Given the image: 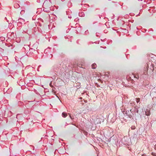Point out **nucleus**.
Returning <instances> with one entry per match:
<instances>
[{"label": "nucleus", "instance_id": "1", "mask_svg": "<svg viewBox=\"0 0 156 156\" xmlns=\"http://www.w3.org/2000/svg\"><path fill=\"white\" fill-rule=\"evenodd\" d=\"M148 66H147L145 68L144 74L145 75H147L148 74Z\"/></svg>", "mask_w": 156, "mask_h": 156}, {"label": "nucleus", "instance_id": "2", "mask_svg": "<svg viewBox=\"0 0 156 156\" xmlns=\"http://www.w3.org/2000/svg\"><path fill=\"white\" fill-rule=\"evenodd\" d=\"M145 113L146 115L147 116L150 115L151 114L150 110L148 109L146 110Z\"/></svg>", "mask_w": 156, "mask_h": 156}, {"label": "nucleus", "instance_id": "3", "mask_svg": "<svg viewBox=\"0 0 156 156\" xmlns=\"http://www.w3.org/2000/svg\"><path fill=\"white\" fill-rule=\"evenodd\" d=\"M97 67V65L95 63H93L92 65V68L93 69H95Z\"/></svg>", "mask_w": 156, "mask_h": 156}, {"label": "nucleus", "instance_id": "4", "mask_svg": "<svg viewBox=\"0 0 156 156\" xmlns=\"http://www.w3.org/2000/svg\"><path fill=\"white\" fill-rule=\"evenodd\" d=\"M62 115L63 117L65 118L67 116V115L65 112H63L62 114Z\"/></svg>", "mask_w": 156, "mask_h": 156}, {"label": "nucleus", "instance_id": "5", "mask_svg": "<svg viewBox=\"0 0 156 156\" xmlns=\"http://www.w3.org/2000/svg\"><path fill=\"white\" fill-rule=\"evenodd\" d=\"M136 99L137 103L140 101V99L139 98H136Z\"/></svg>", "mask_w": 156, "mask_h": 156}, {"label": "nucleus", "instance_id": "6", "mask_svg": "<svg viewBox=\"0 0 156 156\" xmlns=\"http://www.w3.org/2000/svg\"><path fill=\"white\" fill-rule=\"evenodd\" d=\"M134 77L135 78H136L137 79H138L139 78V75H137V76H136V75H135L134 76Z\"/></svg>", "mask_w": 156, "mask_h": 156}, {"label": "nucleus", "instance_id": "7", "mask_svg": "<svg viewBox=\"0 0 156 156\" xmlns=\"http://www.w3.org/2000/svg\"><path fill=\"white\" fill-rule=\"evenodd\" d=\"M151 154L153 156H156V153H154V152H152L151 153Z\"/></svg>", "mask_w": 156, "mask_h": 156}, {"label": "nucleus", "instance_id": "8", "mask_svg": "<svg viewBox=\"0 0 156 156\" xmlns=\"http://www.w3.org/2000/svg\"><path fill=\"white\" fill-rule=\"evenodd\" d=\"M69 116H70V118H71V119H73V118L71 116V115H70V114H69Z\"/></svg>", "mask_w": 156, "mask_h": 156}, {"label": "nucleus", "instance_id": "9", "mask_svg": "<svg viewBox=\"0 0 156 156\" xmlns=\"http://www.w3.org/2000/svg\"><path fill=\"white\" fill-rule=\"evenodd\" d=\"M155 147L156 148V144L155 145Z\"/></svg>", "mask_w": 156, "mask_h": 156}, {"label": "nucleus", "instance_id": "10", "mask_svg": "<svg viewBox=\"0 0 156 156\" xmlns=\"http://www.w3.org/2000/svg\"><path fill=\"white\" fill-rule=\"evenodd\" d=\"M44 4L43 5V6H44Z\"/></svg>", "mask_w": 156, "mask_h": 156}, {"label": "nucleus", "instance_id": "11", "mask_svg": "<svg viewBox=\"0 0 156 156\" xmlns=\"http://www.w3.org/2000/svg\"><path fill=\"white\" fill-rule=\"evenodd\" d=\"M152 65L153 67V65Z\"/></svg>", "mask_w": 156, "mask_h": 156}]
</instances>
